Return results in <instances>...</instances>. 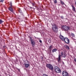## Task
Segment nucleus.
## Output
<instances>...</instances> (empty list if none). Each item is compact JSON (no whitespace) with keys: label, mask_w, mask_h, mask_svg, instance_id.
Wrapping results in <instances>:
<instances>
[{"label":"nucleus","mask_w":76,"mask_h":76,"mask_svg":"<svg viewBox=\"0 0 76 76\" xmlns=\"http://www.w3.org/2000/svg\"><path fill=\"white\" fill-rule=\"evenodd\" d=\"M58 27L56 24L52 25V30H53V32H54L55 33H57L58 32Z\"/></svg>","instance_id":"f257e3e1"},{"label":"nucleus","mask_w":76,"mask_h":76,"mask_svg":"<svg viewBox=\"0 0 76 76\" xmlns=\"http://www.w3.org/2000/svg\"><path fill=\"white\" fill-rule=\"evenodd\" d=\"M61 28V29L65 31H68L70 30V27L66 26H62Z\"/></svg>","instance_id":"f03ea898"},{"label":"nucleus","mask_w":76,"mask_h":76,"mask_svg":"<svg viewBox=\"0 0 76 76\" xmlns=\"http://www.w3.org/2000/svg\"><path fill=\"white\" fill-rule=\"evenodd\" d=\"M46 66L48 69H49L50 70H52L54 69V68L53 65L51 64H47L46 65Z\"/></svg>","instance_id":"7ed1b4c3"},{"label":"nucleus","mask_w":76,"mask_h":76,"mask_svg":"<svg viewBox=\"0 0 76 76\" xmlns=\"http://www.w3.org/2000/svg\"><path fill=\"white\" fill-rule=\"evenodd\" d=\"M55 70L56 73H61V71L60 69L57 66H56L54 68Z\"/></svg>","instance_id":"20e7f679"},{"label":"nucleus","mask_w":76,"mask_h":76,"mask_svg":"<svg viewBox=\"0 0 76 76\" xmlns=\"http://www.w3.org/2000/svg\"><path fill=\"white\" fill-rule=\"evenodd\" d=\"M62 75L63 76H71L70 75H69V73L66 71H64L62 72Z\"/></svg>","instance_id":"39448f33"},{"label":"nucleus","mask_w":76,"mask_h":76,"mask_svg":"<svg viewBox=\"0 0 76 76\" xmlns=\"http://www.w3.org/2000/svg\"><path fill=\"white\" fill-rule=\"evenodd\" d=\"M63 41H64L66 44H69L70 42L69 39L65 37L64 39H63Z\"/></svg>","instance_id":"423d86ee"},{"label":"nucleus","mask_w":76,"mask_h":76,"mask_svg":"<svg viewBox=\"0 0 76 76\" xmlns=\"http://www.w3.org/2000/svg\"><path fill=\"white\" fill-rule=\"evenodd\" d=\"M30 38L32 46L33 47H34V46H35V42L34 41V39H32V37H30Z\"/></svg>","instance_id":"0eeeda50"},{"label":"nucleus","mask_w":76,"mask_h":76,"mask_svg":"<svg viewBox=\"0 0 76 76\" xmlns=\"http://www.w3.org/2000/svg\"><path fill=\"white\" fill-rule=\"evenodd\" d=\"M61 56H63V57L65 58L66 57V54L65 53L63 52V51H62L61 53Z\"/></svg>","instance_id":"6e6552de"},{"label":"nucleus","mask_w":76,"mask_h":76,"mask_svg":"<svg viewBox=\"0 0 76 76\" xmlns=\"http://www.w3.org/2000/svg\"><path fill=\"white\" fill-rule=\"evenodd\" d=\"M61 60V55H58V63H60L61 62V61H60Z\"/></svg>","instance_id":"1a4fd4ad"},{"label":"nucleus","mask_w":76,"mask_h":76,"mask_svg":"<svg viewBox=\"0 0 76 76\" xmlns=\"http://www.w3.org/2000/svg\"><path fill=\"white\" fill-rule=\"evenodd\" d=\"M24 66L26 68H28V67L30 66V64H24Z\"/></svg>","instance_id":"9d476101"},{"label":"nucleus","mask_w":76,"mask_h":76,"mask_svg":"<svg viewBox=\"0 0 76 76\" xmlns=\"http://www.w3.org/2000/svg\"><path fill=\"white\" fill-rule=\"evenodd\" d=\"M49 52L50 53H51V50L53 49V45H51L49 47Z\"/></svg>","instance_id":"9b49d317"},{"label":"nucleus","mask_w":76,"mask_h":76,"mask_svg":"<svg viewBox=\"0 0 76 76\" xmlns=\"http://www.w3.org/2000/svg\"><path fill=\"white\" fill-rule=\"evenodd\" d=\"M8 9L12 13H13V9L12 8V7H9Z\"/></svg>","instance_id":"f8f14e48"},{"label":"nucleus","mask_w":76,"mask_h":76,"mask_svg":"<svg viewBox=\"0 0 76 76\" xmlns=\"http://www.w3.org/2000/svg\"><path fill=\"white\" fill-rule=\"evenodd\" d=\"M71 6L72 7V10H73V11H74V12H75L76 11V10H75L76 9L75 8V6H74L73 5H71Z\"/></svg>","instance_id":"ddd939ff"},{"label":"nucleus","mask_w":76,"mask_h":76,"mask_svg":"<svg viewBox=\"0 0 76 76\" xmlns=\"http://www.w3.org/2000/svg\"><path fill=\"white\" fill-rule=\"evenodd\" d=\"M59 37L60 38L62 39L63 41V39H64V37H63L62 35H60L59 36Z\"/></svg>","instance_id":"4468645a"},{"label":"nucleus","mask_w":76,"mask_h":76,"mask_svg":"<svg viewBox=\"0 0 76 76\" xmlns=\"http://www.w3.org/2000/svg\"><path fill=\"white\" fill-rule=\"evenodd\" d=\"M65 47H66V49H67V50H70V48H69V46L67 45H65Z\"/></svg>","instance_id":"2eb2a0df"},{"label":"nucleus","mask_w":76,"mask_h":76,"mask_svg":"<svg viewBox=\"0 0 76 76\" xmlns=\"http://www.w3.org/2000/svg\"><path fill=\"white\" fill-rule=\"evenodd\" d=\"M57 49L55 48L52 50V53H54V52H56L57 51Z\"/></svg>","instance_id":"dca6fc26"},{"label":"nucleus","mask_w":76,"mask_h":76,"mask_svg":"<svg viewBox=\"0 0 76 76\" xmlns=\"http://www.w3.org/2000/svg\"><path fill=\"white\" fill-rule=\"evenodd\" d=\"M61 4L62 5H63L64 4L66 6V4H64V2L63 1H61V0H60Z\"/></svg>","instance_id":"f3484780"},{"label":"nucleus","mask_w":76,"mask_h":76,"mask_svg":"<svg viewBox=\"0 0 76 76\" xmlns=\"http://www.w3.org/2000/svg\"><path fill=\"white\" fill-rule=\"evenodd\" d=\"M18 12L20 13H22V10H20V9H19L18 10Z\"/></svg>","instance_id":"a211bd4d"},{"label":"nucleus","mask_w":76,"mask_h":76,"mask_svg":"<svg viewBox=\"0 0 76 76\" xmlns=\"http://www.w3.org/2000/svg\"><path fill=\"white\" fill-rule=\"evenodd\" d=\"M3 22H4V21H3L1 20L0 19V24H1Z\"/></svg>","instance_id":"6ab92c4d"},{"label":"nucleus","mask_w":76,"mask_h":76,"mask_svg":"<svg viewBox=\"0 0 76 76\" xmlns=\"http://www.w3.org/2000/svg\"><path fill=\"white\" fill-rule=\"evenodd\" d=\"M10 7H12V2H10Z\"/></svg>","instance_id":"aec40b11"},{"label":"nucleus","mask_w":76,"mask_h":76,"mask_svg":"<svg viewBox=\"0 0 76 76\" xmlns=\"http://www.w3.org/2000/svg\"><path fill=\"white\" fill-rule=\"evenodd\" d=\"M71 35H72V37H75V34L73 33H72Z\"/></svg>","instance_id":"412c9836"},{"label":"nucleus","mask_w":76,"mask_h":76,"mask_svg":"<svg viewBox=\"0 0 76 76\" xmlns=\"http://www.w3.org/2000/svg\"><path fill=\"white\" fill-rule=\"evenodd\" d=\"M54 3H57V0H55L54 1Z\"/></svg>","instance_id":"4be33fe9"},{"label":"nucleus","mask_w":76,"mask_h":76,"mask_svg":"<svg viewBox=\"0 0 76 76\" xmlns=\"http://www.w3.org/2000/svg\"><path fill=\"white\" fill-rule=\"evenodd\" d=\"M4 2V0H0V2L1 3H3Z\"/></svg>","instance_id":"5701e85b"},{"label":"nucleus","mask_w":76,"mask_h":76,"mask_svg":"<svg viewBox=\"0 0 76 76\" xmlns=\"http://www.w3.org/2000/svg\"><path fill=\"white\" fill-rule=\"evenodd\" d=\"M61 18L62 19H64V17H63V16H61Z\"/></svg>","instance_id":"b1692460"},{"label":"nucleus","mask_w":76,"mask_h":76,"mask_svg":"<svg viewBox=\"0 0 76 76\" xmlns=\"http://www.w3.org/2000/svg\"><path fill=\"white\" fill-rule=\"evenodd\" d=\"M39 42H40V43H42V41L41 40V39H39Z\"/></svg>","instance_id":"393cba45"},{"label":"nucleus","mask_w":76,"mask_h":76,"mask_svg":"<svg viewBox=\"0 0 76 76\" xmlns=\"http://www.w3.org/2000/svg\"><path fill=\"white\" fill-rule=\"evenodd\" d=\"M32 5L33 6H35V3H32Z\"/></svg>","instance_id":"a878e982"},{"label":"nucleus","mask_w":76,"mask_h":76,"mask_svg":"<svg viewBox=\"0 0 76 76\" xmlns=\"http://www.w3.org/2000/svg\"><path fill=\"white\" fill-rule=\"evenodd\" d=\"M43 76H48V75H46V74H44L43 75Z\"/></svg>","instance_id":"bb28decb"},{"label":"nucleus","mask_w":76,"mask_h":76,"mask_svg":"<svg viewBox=\"0 0 76 76\" xmlns=\"http://www.w3.org/2000/svg\"><path fill=\"white\" fill-rule=\"evenodd\" d=\"M74 61H75V62H76V58H75L74 59Z\"/></svg>","instance_id":"cd10ccee"},{"label":"nucleus","mask_w":76,"mask_h":76,"mask_svg":"<svg viewBox=\"0 0 76 76\" xmlns=\"http://www.w3.org/2000/svg\"><path fill=\"white\" fill-rule=\"evenodd\" d=\"M18 70L19 72H20V69H18Z\"/></svg>","instance_id":"c85d7f7f"},{"label":"nucleus","mask_w":76,"mask_h":76,"mask_svg":"<svg viewBox=\"0 0 76 76\" xmlns=\"http://www.w3.org/2000/svg\"><path fill=\"white\" fill-rule=\"evenodd\" d=\"M75 4L76 5V1L75 2Z\"/></svg>","instance_id":"c756f323"},{"label":"nucleus","mask_w":76,"mask_h":76,"mask_svg":"<svg viewBox=\"0 0 76 76\" xmlns=\"http://www.w3.org/2000/svg\"><path fill=\"white\" fill-rule=\"evenodd\" d=\"M35 38H36V37H35Z\"/></svg>","instance_id":"7c9ffc66"}]
</instances>
